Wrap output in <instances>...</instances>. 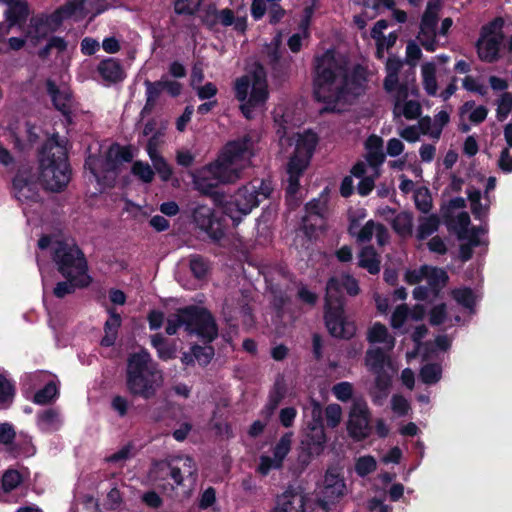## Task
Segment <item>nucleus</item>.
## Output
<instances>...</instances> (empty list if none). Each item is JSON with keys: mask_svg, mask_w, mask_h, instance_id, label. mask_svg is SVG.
I'll return each instance as SVG.
<instances>
[{"mask_svg": "<svg viewBox=\"0 0 512 512\" xmlns=\"http://www.w3.org/2000/svg\"><path fill=\"white\" fill-rule=\"evenodd\" d=\"M354 84V79L337 61L333 50L315 57L313 96L316 101L326 104L323 112H334L337 103L352 95L351 87Z\"/></svg>", "mask_w": 512, "mask_h": 512, "instance_id": "obj_1", "label": "nucleus"}, {"mask_svg": "<svg viewBox=\"0 0 512 512\" xmlns=\"http://www.w3.org/2000/svg\"><path fill=\"white\" fill-rule=\"evenodd\" d=\"M163 382L162 371L146 349L129 354L126 364V387L129 393L144 400L157 394Z\"/></svg>", "mask_w": 512, "mask_h": 512, "instance_id": "obj_2", "label": "nucleus"}, {"mask_svg": "<svg viewBox=\"0 0 512 512\" xmlns=\"http://www.w3.org/2000/svg\"><path fill=\"white\" fill-rule=\"evenodd\" d=\"M273 190L271 180L254 179L228 197L221 195L219 205L222 214L228 217L232 221V226L236 228L262 201L270 198Z\"/></svg>", "mask_w": 512, "mask_h": 512, "instance_id": "obj_3", "label": "nucleus"}, {"mask_svg": "<svg viewBox=\"0 0 512 512\" xmlns=\"http://www.w3.org/2000/svg\"><path fill=\"white\" fill-rule=\"evenodd\" d=\"M40 180L46 190L63 191L71 178V167L64 146L54 141L46 142L39 151Z\"/></svg>", "mask_w": 512, "mask_h": 512, "instance_id": "obj_4", "label": "nucleus"}, {"mask_svg": "<svg viewBox=\"0 0 512 512\" xmlns=\"http://www.w3.org/2000/svg\"><path fill=\"white\" fill-rule=\"evenodd\" d=\"M254 142L250 134L228 141L220 150L218 158L210 163V171L224 181H237L243 173L240 162L254 155Z\"/></svg>", "mask_w": 512, "mask_h": 512, "instance_id": "obj_5", "label": "nucleus"}, {"mask_svg": "<svg viewBox=\"0 0 512 512\" xmlns=\"http://www.w3.org/2000/svg\"><path fill=\"white\" fill-rule=\"evenodd\" d=\"M318 136L307 131L297 139L295 149L287 163V193L295 194L300 188V178L308 168L318 144Z\"/></svg>", "mask_w": 512, "mask_h": 512, "instance_id": "obj_6", "label": "nucleus"}, {"mask_svg": "<svg viewBox=\"0 0 512 512\" xmlns=\"http://www.w3.org/2000/svg\"><path fill=\"white\" fill-rule=\"evenodd\" d=\"M51 259L62 277L90 276L85 254L75 243L56 240L51 247Z\"/></svg>", "mask_w": 512, "mask_h": 512, "instance_id": "obj_7", "label": "nucleus"}, {"mask_svg": "<svg viewBox=\"0 0 512 512\" xmlns=\"http://www.w3.org/2000/svg\"><path fill=\"white\" fill-rule=\"evenodd\" d=\"M184 330L198 336L204 343H212L218 337V327L211 312L204 307L189 305L181 308Z\"/></svg>", "mask_w": 512, "mask_h": 512, "instance_id": "obj_8", "label": "nucleus"}, {"mask_svg": "<svg viewBox=\"0 0 512 512\" xmlns=\"http://www.w3.org/2000/svg\"><path fill=\"white\" fill-rule=\"evenodd\" d=\"M324 323L328 333L333 338L350 340L356 335L357 326L353 320L347 317L345 305L339 300L329 301L325 299Z\"/></svg>", "mask_w": 512, "mask_h": 512, "instance_id": "obj_9", "label": "nucleus"}, {"mask_svg": "<svg viewBox=\"0 0 512 512\" xmlns=\"http://www.w3.org/2000/svg\"><path fill=\"white\" fill-rule=\"evenodd\" d=\"M308 431L301 440V453L299 458L302 463H308L314 456L320 455L327 442V436L321 417V411L313 410V422L308 425Z\"/></svg>", "mask_w": 512, "mask_h": 512, "instance_id": "obj_10", "label": "nucleus"}, {"mask_svg": "<svg viewBox=\"0 0 512 512\" xmlns=\"http://www.w3.org/2000/svg\"><path fill=\"white\" fill-rule=\"evenodd\" d=\"M371 411L363 399H355L349 411L346 429L354 442H362L372 434Z\"/></svg>", "mask_w": 512, "mask_h": 512, "instance_id": "obj_11", "label": "nucleus"}, {"mask_svg": "<svg viewBox=\"0 0 512 512\" xmlns=\"http://www.w3.org/2000/svg\"><path fill=\"white\" fill-rule=\"evenodd\" d=\"M195 225L208 237L218 242L225 236V224L223 218L216 215L214 210L207 205H197L192 212Z\"/></svg>", "mask_w": 512, "mask_h": 512, "instance_id": "obj_12", "label": "nucleus"}, {"mask_svg": "<svg viewBox=\"0 0 512 512\" xmlns=\"http://www.w3.org/2000/svg\"><path fill=\"white\" fill-rule=\"evenodd\" d=\"M63 23V18L55 11L48 13H38L30 18L27 37L31 38L35 44L46 39L51 33L56 32Z\"/></svg>", "mask_w": 512, "mask_h": 512, "instance_id": "obj_13", "label": "nucleus"}, {"mask_svg": "<svg viewBox=\"0 0 512 512\" xmlns=\"http://www.w3.org/2000/svg\"><path fill=\"white\" fill-rule=\"evenodd\" d=\"M342 289L346 291L349 296H357L360 293L358 280L351 274H343L341 279L331 277L327 281L325 299L329 301L339 300L346 304L345 298L342 294Z\"/></svg>", "mask_w": 512, "mask_h": 512, "instance_id": "obj_14", "label": "nucleus"}, {"mask_svg": "<svg viewBox=\"0 0 512 512\" xmlns=\"http://www.w3.org/2000/svg\"><path fill=\"white\" fill-rule=\"evenodd\" d=\"M12 189L15 198L21 203L40 201L39 184L32 178L16 174L12 180Z\"/></svg>", "mask_w": 512, "mask_h": 512, "instance_id": "obj_15", "label": "nucleus"}, {"mask_svg": "<svg viewBox=\"0 0 512 512\" xmlns=\"http://www.w3.org/2000/svg\"><path fill=\"white\" fill-rule=\"evenodd\" d=\"M276 503L275 512H305L306 496L299 488L289 486Z\"/></svg>", "mask_w": 512, "mask_h": 512, "instance_id": "obj_16", "label": "nucleus"}, {"mask_svg": "<svg viewBox=\"0 0 512 512\" xmlns=\"http://www.w3.org/2000/svg\"><path fill=\"white\" fill-rule=\"evenodd\" d=\"M235 182L236 181H224L221 178L215 176L212 171H210V164L194 176V184L196 189L204 195L215 196L218 203L221 199V195H219L217 192L218 185Z\"/></svg>", "mask_w": 512, "mask_h": 512, "instance_id": "obj_17", "label": "nucleus"}, {"mask_svg": "<svg viewBox=\"0 0 512 512\" xmlns=\"http://www.w3.org/2000/svg\"><path fill=\"white\" fill-rule=\"evenodd\" d=\"M505 38L504 33L499 37H484L480 35L476 42V50L481 61L486 63H495L500 59V49Z\"/></svg>", "mask_w": 512, "mask_h": 512, "instance_id": "obj_18", "label": "nucleus"}, {"mask_svg": "<svg viewBox=\"0 0 512 512\" xmlns=\"http://www.w3.org/2000/svg\"><path fill=\"white\" fill-rule=\"evenodd\" d=\"M97 72L105 82L110 84L120 83L126 77L120 60L112 57L101 60L97 66Z\"/></svg>", "mask_w": 512, "mask_h": 512, "instance_id": "obj_19", "label": "nucleus"}, {"mask_svg": "<svg viewBox=\"0 0 512 512\" xmlns=\"http://www.w3.org/2000/svg\"><path fill=\"white\" fill-rule=\"evenodd\" d=\"M63 278L65 280L59 281L53 288V295L59 299H62L67 295L73 294L76 291V289L87 288L93 282V278L91 276H67Z\"/></svg>", "mask_w": 512, "mask_h": 512, "instance_id": "obj_20", "label": "nucleus"}, {"mask_svg": "<svg viewBox=\"0 0 512 512\" xmlns=\"http://www.w3.org/2000/svg\"><path fill=\"white\" fill-rule=\"evenodd\" d=\"M7 5L6 20L10 26L24 25L29 16V6L26 0H1Z\"/></svg>", "mask_w": 512, "mask_h": 512, "instance_id": "obj_21", "label": "nucleus"}, {"mask_svg": "<svg viewBox=\"0 0 512 512\" xmlns=\"http://www.w3.org/2000/svg\"><path fill=\"white\" fill-rule=\"evenodd\" d=\"M345 490L346 485L344 479L341 478L338 474L327 471L324 479V498L330 503H335L344 496Z\"/></svg>", "mask_w": 512, "mask_h": 512, "instance_id": "obj_22", "label": "nucleus"}, {"mask_svg": "<svg viewBox=\"0 0 512 512\" xmlns=\"http://www.w3.org/2000/svg\"><path fill=\"white\" fill-rule=\"evenodd\" d=\"M46 89L55 109L60 111L63 116L69 117L71 114L70 95L61 91L52 80H47Z\"/></svg>", "mask_w": 512, "mask_h": 512, "instance_id": "obj_23", "label": "nucleus"}, {"mask_svg": "<svg viewBox=\"0 0 512 512\" xmlns=\"http://www.w3.org/2000/svg\"><path fill=\"white\" fill-rule=\"evenodd\" d=\"M425 273V279L427 280L431 294L434 298H437L440 295L442 289L447 285L449 276L443 268L429 265Z\"/></svg>", "mask_w": 512, "mask_h": 512, "instance_id": "obj_24", "label": "nucleus"}, {"mask_svg": "<svg viewBox=\"0 0 512 512\" xmlns=\"http://www.w3.org/2000/svg\"><path fill=\"white\" fill-rule=\"evenodd\" d=\"M358 266L366 269L371 275H376L380 272L381 261L376 249L372 245L364 246L358 255Z\"/></svg>", "mask_w": 512, "mask_h": 512, "instance_id": "obj_25", "label": "nucleus"}, {"mask_svg": "<svg viewBox=\"0 0 512 512\" xmlns=\"http://www.w3.org/2000/svg\"><path fill=\"white\" fill-rule=\"evenodd\" d=\"M375 374L374 391L372 392V400L374 404L381 405L382 401L387 398L391 385V376L385 371L373 372Z\"/></svg>", "mask_w": 512, "mask_h": 512, "instance_id": "obj_26", "label": "nucleus"}, {"mask_svg": "<svg viewBox=\"0 0 512 512\" xmlns=\"http://www.w3.org/2000/svg\"><path fill=\"white\" fill-rule=\"evenodd\" d=\"M218 24L224 27L233 26V29L241 34L247 30V17L235 16V13L230 8L218 9Z\"/></svg>", "mask_w": 512, "mask_h": 512, "instance_id": "obj_27", "label": "nucleus"}, {"mask_svg": "<svg viewBox=\"0 0 512 512\" xmlns=\"http://www.w3.org/2000/svg\"><path fill=\"white\" fill-rule=\"evenodd\" d=\"M133 153L129 146L115 144L106 155V163L111 170H115L122 162H131Z\"/></svg>", "mask_w": 512, "mask_h": 512, "instance_id": "obj_28", "label": "nucleus"}, {"mask_svg": "<svg viewBox=\"0 0 512 512\" xmlns=\"http://www.w3.org/2000/svg\"><path fill=\"white\" fill-rule=\"evenodd\" d=\"M392 229L400 237H409L413 233V215L408 211H401L391 222Z\"/></svg>", "mask_w": 512, "mask_h": 512, "instance_id": "obj_29", "label": "nucleus"}, {"mask_svg": "<svg viewBox=\"0 0 512 512\" xmlns=\"http://www.w3.org/2000/svg\"><path fill=\"white\" fill-rule=\"evenodd\" d=\"M440 226V218L437 214L419 217V225L417 228L416 238L420 241L427 239L438 231Z\"/></svg>", "mask_w": 512, "mask_h": 512, "instance_id": "obj_30", "label": "nucleus"}, {"mask_svg": "<svg viewBox=\"0 0 512 512\" xmlns=\"http://www.w3.org/2000/svg\"><path fill=\"white\" fill-rule=\"evenodd\" d=\"M423 88L429 96H436L438 84L436 79V66L433 62H426L421 68Z\"/></svg>", "mask_w": 512, "mask_h": 512, "instance_id": "obj_31", "label": "nucleus"}, {"mask_svg": "<svg viewBox=\"0 0 512 512\" xmlns=\"http://www.w3.org/2000/svg\"><path fill=\"white\" fill-rule=\"evenodd\" d=\"M24 137H21L16 131H12L11 136L13 138L14 146L19 150H24L28 145H32L38 139L36 133V126L30 121H26L24 124Z\"/></svg>", "mask_w": 512, "mask_h": 512, "instance_id": "obj_32", "label": "nucleus"}, {"mask_svg": "<svg viewBox=\"0 0 512 512\" xmlns=\"http://www.w3.org/2000/svg\"><path fill=\"white\" fill-rule=\"evenodd\" d=\"M387 356L380 347L368 349L365 356V364L371 372L384 370Z\"/></svg>", "mask_w": 512, "mask_h": 512, "instance_id": "obj_33", "label": "nucleus"}, {"mask_svg": "<svg viewBox=\"0 0 512 512\" xmlns=\"http://www.w3.org/2000/svg\"><path fill=\"white\" fill-rule=\"evenodd\" d=\"M8 453L14 457H30L35 454L36 448L32 444V440L29 437H24L18 441H13V444L7 448Z\"/></svg>", "mask_w": 512, "mask_h": 512, "instance_id": "obj_34", "label": "nucleus"}, {"mask_svg": "<svg viewBox=\"0 0 512 512\" xmlns=\"http://www.w3.org/2000/svg\"><path fill=\"white\" fill-rule=\"evenodd\" d=\"M23 482L22 474L13 468H8L2 475L0 481V490L4 493H10Z\"/></svg>", "mask_w": 512, "mask_h": 512, "instance_id": "obj_35", "label": "nucleus"}, {"mask_svg": "<svg viewBox=\"0 0 512 512\" xmlns=\"http://www.w3.org/2000/svg\"><path fill=\"white\" fill-rule=\"evenodd\" d=\"M367 340L370 343H390L391 346L394 345V338L391 337L388 333L387 327L380 323H374L368 330Z\"/></svg>", "mask_w": 512, "mask_h": 512, "instance_id": "obj_36", "label": "nucleus"}, {"mask_svg": "<svg viewBox=\"0 0 512 512\" xmlns=\"http://www.w3.org/2000/svg\"><path fill=\"white\" fill-rule=\"evenodd\" d=\"M16 393L14 383L5 375L0 374V407L8 408L13 403Z\"/></svg>", "mask_w": 512, "mask_h": 512, "instance_id": "obj_37", "label": "nucleus"}, {"mask_svg": "<svg viewBox=\"0 0 512 512\" xmlns=\"http://www.w3.org/2000/svg\"><path fill=\"white\" fill-rule=\"evenodd\" d=\"M204 346L193 344L191 350L193 351L194 360L201 367H206L212 361L215 355V349L211 343H204Z\"/></svg>", "mask_w": 512, "mask_h": 512, "instance_id": "obj_38", "label": "nucleus"}, {"mask_svg": "<svg viewBox=\"0 0 512 512\" xmlns=\"http://www.w3.org/2000/svg\"><path fill=\"white\" fill-rule=\"evenodd\" d=\"M58 388L53 381H49L45 386L38 390L33 397V402L39 405L52 403L58 396Z\"/></svg>", "mask_w": 512, "mask_h": 512, "instance_id": "obj_39", "label": "nucleus"}, {"mask_svg": "<svg viewBox=\"0 0 512 512\" xmlns=\"http://www.w3.org/2000/svg\"><path fill=\"white\" fill-rule=\"evenodd\" d=\"M438 7L436 5H432L428 3L426 10L424 11L421 22H420V31L427 32H436L437 24H438Z\"/></svg>", "mask_w": 512, "mask_h": 512, "instance_id": "obj_40", "label": "nucleus"}, {"mask_svg": "<svg viewBox=\"0 0 512 512\" xmlns=\"http://www.w3.org/2000/svg\"><path fill=\"white\" fill-rule=\"evenodd\" d=\"M192 275L197 279H204L210 271V262L201 255H192L189 260Z\"/></svg>", "mask_w": 512, "mask_h": 512, "instance_id": "obj_41", "label": "nucleus"}, {"mask_svg": "<svg viewBox=\"0 0 512 512\" xmlns=\"http://www.w3.org/2000/svg\"><path fill=\"white\" fill-rule=\"evenodd\" d=\"M442 368L438 363L425 364L421 369L419 376L424 384L432 385L441 379Z\"/></svg>", "mask_w": 512, "mask_h": 512, "instance_id": "obj_42", "label": "nucleus"}, {"mask_svg": "<svg viewBox=\"0 0 512 512\" xmlns=\"http://www.w3.org/2000/svg\"><path fill=\"white\" fill-rule=\"evenodd\" d=\"M291 437V433H285L284 435L281 436L279 441L275 444V446L272 449L273 458H275L282 465L286 456L291 450Z\"/></svg>", "mask_w": 512, "mask_h": 512, "instance_id": "obj_43", "label": "nucleus"}, {"mask_svg": "<svg viewBox=\"0 0 512 512\" xmlns=\"http://www.w3.org/2000/svg\"><path fill=\"white\" fill-rule=\"evenodd\" d=\"M452 297L461 306L472 309L476 304L473 290L470 287L456 288L452 290Z\"/></svg>", "mask_w": 512, "mask_h": 512, "instance_id": "obj_44", "label": "nucleus"}, {"mask_svg": "<svg viewBox=\"0 0 512 512\" xmlns=\"http://www.w3.org/2000/svg\"><path fill=\"white\" fill-rule=\"evenodd\" d=\"M131 173L141 180L143 183H151L154 179L155 172L147 163L137 160L131 167Z\"/></svg>", "mask_w": 512, "mask_h": 512, "instance_id": "obj_45", "label": "nucleus"}, {"mask_svg": "<svg viewBox=\"0 0 512 512\" xmlns=\"http://www.w3.org/2000/svg\"><path fill=\"white\" fill-rule=\"evenodd\" d=\"M84 0H69L64 5L60 6L55 10L59 16L63 18V21L67 18L74 16L77 13H82L84 10Z\"/></svg>", "mask_w": 512, "mask_h": 512, "instance_id": "obj_46", "label": "nucleus"}, {"mask_svg": "<svg viewBox=\"0 0 512 512\" xmlns=\"http://www.w3.org/2000/svg\"><path fill=\"white\" fill-rule=\"evenodd\" d=\"M400 68V64L396 63L393 66L391 63L387 65L388 73L383 81V88L388 94H392L395 89L401 84L399 82L398 71Z\"/></svg>", "mask_w": 512, "mask_h": 512, "instance_id": "obj_47", "label": "nucleus"}, {"mask_svg": "<svg viewBox=\"0 0 512 512\" xmlns=\"http://www.w3.org/2000/svg\"><path fill=\"white\" fill-rule=\"evenodd\" d=\"M414 201L416 208L424 213L428 214L432 209V197L427 188L419 189L415 192Z\"/></svg>", "mask_w": 512, "mask_h": 512, "instance_id": "obj_48", "label": "nucleus"}, {"mask_svg": "<svg viewBox=\"0 0 512 512\" xmlns=\"http://www.w3.org/2000/svg\"><path fill=\"white\" fill-rule=\"evenodd\" d=\"M203 0H174V11L177 15H194Z\"/></svg>", "mask_w": 512, "mask_h": 512, "instance_id": "obj_49", "label": "nucleus"}, {"mask_svg": "<svg viewBox=\"0 0 512 512\" xmlns=\"http://www.w3.org/2000/svg\"><path fill=\"white\" fill-rule=\"evenodd\" d=\"M392 94L394 99L393 115L394 117H400V108L402 104L407 101V98L409 96L408 83L402 82Z\"/></svg>", "mask_w": 512, "mask_h": 512, "instance_id": "obj_50", "label": "nucleus"}, {"mask_svg": "<svg viewBox=\"0 0 512 512\" xmlns=\"http://www.w3.org/2000/svg\"><path fill=\"white\" fill-rule=\"evenodd\" d=\"M324 413L327 427L334 429L341 423L342 408L339 404H328L325 407Z\"/></svg>", "mask_w": 512, "mask_h": 512, "instance_id": "obj_51", "label": "nucleus"}, {"mask_svg": "<svg viewBox=\"0 0 512 512\" xmlns=\"http://www.w3.org/2000/svg\"><path fill=\"white\" fill-rule=\"evenodd\" d=\"M150 157L153 161V166L155 171L159 174L162 181L167 182L170 180L173 170L168 162L162 156H154L151 152H149Z\"/></svg>", "mask_w": 512, "mask_h": 512, "instance_id": "obj_52", "label": "nucleus"}, {"mask_svg": "<svg viewBox=\"0 0 512 512\" xmlns=\"http://www.w3.org/2000/svg\"><path fill=\"white\" fill-rule=\"evenodd\" d=\"M377 468L376 460L373 456L367 455L357 459L355 464L356 473L361 476H367Z\"/></svg>", "mask_w": 512, "mask_h": 512, "instance_id": "obj_53", "label": "nucleus"}, {"mask_svg": "<svg viewBox=\"0 0 512 512\" xmlns=\"http://www.w3.org/2000/svg\"><path fill=\"white\" fill-rule=\"evenodd\" d=\"M512 111V94L510 92H503L498 100V107L496 110V117L498 121H504Z\"/></svg>", "mask_w": 512, "mask_h": 512, "instance_id": "obj_54", "label": "nucleus"}, {"mask_svg": "<svg viewBox=\"0 0 512 512\" xmlns=\"http://www.w3.org/2000/svg\"><path fill=\"white\" fill-rule=\"evenodd\" d=\"M504 20L502 17H496L492 21L483 25L480 30V35L482 38L484 37H492L497 36L503 32Z\"/></svg>", "mask_w": 512, "mask_h": 512, "instance_id": "obj_55", "label": "nucleus"}, {"mask_svg": "<svg viewBox=\"0 0 512 512\" xmlns=\"http://www.w3.org/2000/svg\"><path fill=\"white\" fill-rule=\"evenodd\" d=\"M389 23L385 19L378 20L371 29L370 35L376 41L377 52L379 53L384 49V42L386 37L383 34V30L388 27Z\"/></svg>", "mask_w": 512, "mask_h": 512, "instance_id": "obj_56", "label": "nucleus"}, {"mask_svg": "<svg viewBox=\"0 0 512 512\" xmlns=\"http://www.w3.org/2000/svg\"><path fill=\"white\" fill-rule=\"evenodd\" d=\"M269 97L268 85L251 86L249 94V104H255L257 107L265 104Z\"/></svg>", "mask_w": 512, "mask_h": 512, "instance_id": "obj_57", "label": "nucleus"}, {"mask_svg": "<svg viewBox=\"0 0 512 512\" xmlns=\"http://www.w3.org/2000/svg\"><path fill=\"white\" fill-rule=\"evenodd\" d=\"M283 467L275 458L261 455L259 458V464L257 466V472L262 476H267L271 470H279Z\"/></svg>", "mask_w": 512, "mask_h": 512, "instance_id": "obj_58", "label": "nucleus"}, {"mask_svg": "<svg viewBox=\"0 0 512 512\" xmlns=\"http://www.w3.org/2000/svg\"><path fill=\"white\" fill-rule=\"evenodd\" d=\"M332 393L341 402H348L353 396V385L350 382L342 381L335 384Z\"/></svg>", "mask_w": 512, "mask_h": 512, "instance_id": "obj_59", "label": "nucleus"}, {"mask_svg": "<svg viewBox=\"0 0 512 512\" xmlns=\"http://www.w3.org/2000/svg\"><path fill=\"white\" fill-rule=\"evenodd\" d=\"M401 115L408 120H414L421 116L422 107L417 100H407L400 108Z\"/></svg>", "mask_w": 512, "mask_h": 512, "instance_id": "obj_60", "label": "nucleus"}, {"mask_svg": "<svg viewBox=\"0 0 512 512\" xmlns=\"http://www.w3.org/2000/svg\"><path fill=\"white\" fill-rule=\"evenodd\" d=\"M250 78L249 76L245 75L240 78H238L235 82V97L238 101L244 102L248 100V94H249V88H250Z\"/></svg>", "mask_w": 512, "mask_h": 512, "instance_id": "obj_61", "label": "nucleus"}, {"mask_svg": "<svg viewBox=\"0 0 512 512\" xmlns=\"http://www.w3.org/2000/svg\"><path fill=\"white\" fill-rule=\"evenodd\" d=\"M480 245V240L476 234H473L468 243H463L459 247V258L462 262H467L473 257V248Z\"/></svg>", "mask_w": 512, "mask_h": 512, "instance_id": "obj_62", "label": "nucleus"}, {"mask_svg": "<svg viewBox=\"0 0 512 512\" xmlns=\"http://www.w3.org/2000/svg\"><path fill=\"white\" fill-rule=\"evenodd\" d=\"M290 66L291 58L289 57L271 64L270 68L272 70L273 77L281 81L284 80L289 74Z\"/></svg>", "mask_w": 512, "mask_h": 512, "instance_id": "obj_63", "label": "nucleus"}, {"mask_svg": "<svg viewBox=\"0 0 512 512\" xmlns=\"http://www.w3.org/2000/svg\"><path fill=\"white\" fill-rule=\"evenodd\" d=\"M202 23L210 30L218 25V9L214 4L208 5L201 16Z\"/></svg>", "mask_w": 512, "mask_h": 512, "instance_id": "obj_64", "label": "nucleus"}]
</instances>
